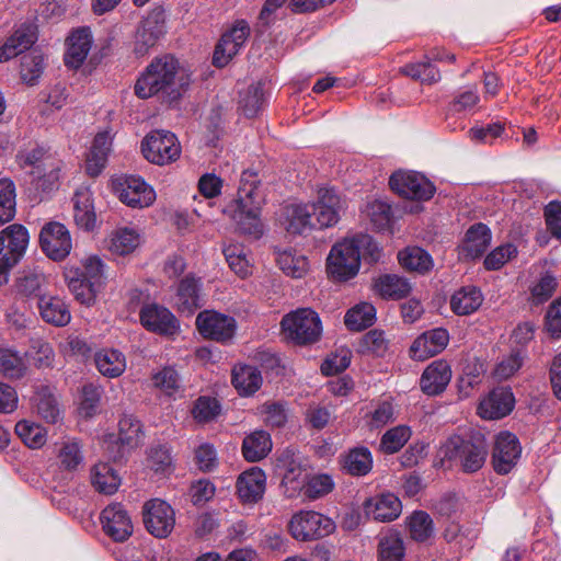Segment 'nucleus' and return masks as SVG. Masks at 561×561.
I'll return each mask as SVG.
<instances>
[{"label":"nucleus","instance_id":"393cba45","mask_svg":"<svg viewBox=\"0 0 561 561\" xmlns=\"http://www.w3.org/2000/svg\"><path fill=\"white\" fill-rule=\"evenodd\" d=\"M450 379V366L445 360H435L423 371L420 387L424 393L437 396L446 389Z\"/></svg>","mask_w":561,"mask_h":561},{"label":"nucleus","instance_id":"4d7b16f0","mask_svg":"<svg viewBox=\"0 0 561 561\" xmlns=\"http://www.w3.org/2000/svg\"><path fill=\"white\" fill-rule=\"evenodd\" d=\"M366 214L376 229L386 230L390 228L392 222V209L387 202L380 199L369 202L366 205Z\"/></svg>","mask_w":561,"mask_h":561},{"label":"nucleus","instance_id":"3c124183","mask_svg":"<svg viewBox=\"0 0 561 561\" xmlns=\"http://www.w3.org/2000/svg\"><path fill=\"white\" fill-rule=\"evenodd\" d=\"M25 356L38 369L51 368L54 366V348L49 342L43 339H32Z\"/></svg>","mask_w":561,"mask_h":561},{"label":"nucleus","instance_id":"ddd939ff","mask_svg":"<svg viewBox=\"0 0 561 561\" xmlns=\"http://www.w3.org/2000/svg\"><path fill=\"white\" fill-rule=\"evenodd\" d=\"M195 322L204 337L221 343L230 341L237 329L236 320L232 317L214 310L199 312Z\"/></svg>","mask_w":561,"mask_h":561},{"label":"nucleus","instance_id":"b1692460","mask_svg":"<svg viewBox=\"0 0 561 561\" xmlns=\"http://www.w3.org/2000/svg\"><path fill=\"white\" fill-rule=\"evenodd\" d=\"M73 219L78 228L84 231H93L98 226L96 214L89 187H79L72 198Z\"/></svg>","mask_w":561,"mask_h":561},{"label":"nucleus","instance_id":"6e6552de","mask_svg":"<svg viewBox=\"0 0 561 561\" xmlns=\"http://www.w3.org/2000/svg\"><path fill=\"white\" fill-rule=\"evenodd\" d=\"M335 528L331 518L314 511H300L289 520L290 535L299 541L317 540L330 535Z\"/></svg>","mask_w":561,"mask_h":561},{"label":"nucleus","instance_id":"7c9ffc66","mask_svg":"<svg viewBox=\"0 0 561 561\" xmlns=\"http://www.w3.org/2000/svg\"><path fill=\"white\" fill-rule=\"evenodd\" d=\"M159 14L150 15L141 22L135 35V53L146 55L164 34V26L158 19Z\"/></svg>","mask_w":561,"mask_h":561},{"label":"nucleus","instance_id":"c85d7f7f","mask_svg":"<svg viewBox=\"0 0 561 561\" xmlns=\"http://www.w3.org/2000/svg\"><path fill=\"white\" fill-rule=\"evenodd\" d=\"M37 36L32 25H21L0 47V62L24 53L36 42Z\"/></svg>","mask_w":561,"mask_h":561},{"label":"nucleus","instance_id":"473e14b6","mask_svg":"<svg viewBox=\"0 0 561 561\" xmlns=\"http://www.w3.org/2000/svg\"><path fill=\"white\" fill-rule=\"evenodd\" d=\"M374 290L383 299L399 300L412 290L410 282L397 274H383L375 278Z\"/></svg>","mask_w":561,"mask_h":561},{"label":"nucleus","instance_id":"f03ea898","mask_svg":"<svg viewBox=\"0 0 561 561\" xmlns=\"http://www.w3.org/2000/svg\"><path fill=\"white\" fill-rule=\"evenodd\" d=\"M257 173L245 170L240 178L238 196L225 209L236 222L238 230L253 239L262 237L264 229L261 220L263 197L257 191Z\"/></svg>","mask_w":561,"mask_h":561},{"label":"nucleus","instance_id":"a18cd8bd","mask_svg":"<svg viewBox=\"0 0 561 561\" xmlns=\"http://www.w3.org/2000/svg\"><path fill=\"white\" fill-rule=\"evenodd\" d=\"M343 468L355 477L366 476L373 468V456L367 447H355L344 457Z\"/></svg>","mask_w":561,"mask_h":561},{"label":"nucleus","instance_id":"49530a36","mask_svg":"<svg viewBox=\"0 0 561 561\" xmlns=\"http://www.w3.org/2000/svg\"><path fill=\"white\" fill-rule=\"evenodd\" d=\"M375 320L376 308L369 302H360L346 312L344 323L351 331H363Z\"/></svg>","mask_w":561,"mask_h":561},{"label":"nucleus","instance_id":"e433bc0d","mask_svg":"<svg viewBox=\"0 0 561 561\" xmlns=\"http://www.w3.org/2000/svg\"><path fill=\"white\" fill-rule=\"evenodd\" d=\"M272 439L265 431H254L247 435L242 443V455L245 460L256 462L265 458L272 450Z\"/></svg>","mask_w":561,"mask_h":561},{"label":"nucleus","instance_id":"9b49d317","mask_svg":"<svg viewBox=\"0 0 561 561\" xmlns=\"http://www.w3.org/2000/svg\"><path fill=\"white\" fill-rule=\"evenodd\" d=\"M39 244L43 252L54 261L65 260L71 252L72 240L64 224L50 221L39 232Z\"/></svg>","mask_w":561,"mask_h":561},{"label":"nucleus","instance_id":"774afa93","mask_svg":"<svg viewBox=\"0 0 561 561\" xmlns=\"http://www.w3.org/2000/svg\"><path fill=\"white\" fill-rule=\"evenodd\" d=\"M403 557V541L398 535H389L380 540L379 561H402Z\"/></svg>","mask_w":561,"mask_h":561},{"label":"nucleus","instance_id":"09e8293b","mask_svg":"<svg viewBox=\"0 0 561 561\" xmlns=\"http://www.w3.org/2000/svg\"><path fill=\"white\" fill-rule=\"evenodd\" d=\"M57 459L61 469L76 471L83 461V455L79 442L75 439L62 440L57 445Z\"/></svg>","mask_w":561,"mask_h":561},{"label":"nucleus","instance_id":"f8f14e48","mask_svg":"<svg viewBox=\"0 0 561 561\" xmlns=\"http://www.w3.org/2000/svg\"><path fill=\"white\" fill-rule=\"evenodd\" d=\"M146 529L157 538L168 537L175 525V514L170 504L160 499L145 503L142 507Z\"/></svg>","mask_w":561,"mask_h":561},{"label":"nucleus","instance_id":"a19ab883","mask_svg":"<svg viewBox=\"0 0 561 561\" xmlns=\"http://www.w3.org/2000/svg\"><path fill=\"white\" fill-rule=\"evenodd\" d=\"M91 482L98 492L113 494L121 485V477L110 463L99 462L91 469Z\"/></svg>","mask_w":561,"mask_h":561},{"label":"nucleus","instance_id":"c756f323","mask_svg":"<svg viewBox=\"0 0 561 561\" xmlns=\"http://www.w3.org/2000/svg\"><path fill=\"white\" fill-rule=\"evenodd\" d=\"M367 515L378 522H391L401 514L402 505L398 496L392 493L381 494L365 502Z\"/></svg>","mask_w":561,"mask_h":561},{"label":"nucleus","instance_id":"4be33fe9","mask_svg":"<svg viewBox=\"0 0 561 561\" xmlns=\"http://www.w3.org/2000/svg\"><path fill=\"white\" fill-rule=\"evenodd\" d=\"M282 224L290 234H304L317 228L309 204H290L285 206Z\"/></svg>","mask_w":561,"mask_h":561},{"label":"nucleus","instance_id":"6e6d98bb","mask_svg":"<svg viewBox=\"0 0 561 561\" xmlns=\"http://www.w3.org/2000/svg\"><path fill=\"white\" fill-rule=\"evenodd\" d=\"M409 530L412 539L423 542L434 533L433 519L426 512H414L409 519Z\"/></svg>","mask_w":561,"mask_h":561},{"label":"nucleus","instance_id":"e2e57ef3","mask_svg":"<svg viewBox=\"0 0 561 561\" xmlns=\"http://www.w3.org/2000/svg\"><path fill=\"white\" fill-rule=\"evenodd\" d=\"M224 255L229 267L240 277L250 274V265L245 251L240 244H229L224 248Z\"/></svg>","mask_w":561,"mask_h":561},{"label":"nucleus","instance_id":"864d4df0","mask_svg":"<svg viewBox=\"0 0 561 561\" xmlns=\"http://www.w3.org/2000/svg\"><path fill=\"white\" fill-rule=\"evenodd\" d=\"M15 433L21 440L30 448H41L46 443V430L39 424L26 420L15 424Z\"/></svg>","mask_w":561,"mask_h":561},{"label":"nucleus","instance_id":"f704fd0d","mask_svg":"<svg viewBox=\"0 0 561 561\" xmlns=\"http://www.w3.org/2000/svg\"><path fill=\"white\" fill-rule=\"evenodd\" d=\"M95 367L107 378H117L126 369L125 355L115 348H102L94 354Z\"/></svg>","mask_w":561,"mask_h":561},{"label":"nucleus","instance_id":"13d9d810","mask_svg":"<svg viewBox=\"0 0 561 561\" xmlns=\"http://www.w3.org/2000/svg\"><path fill=\"white\" fill-rule=\"evenodd\" d=\"M221 407L217 399L211 397H199L193 405L192 415L197 423H209L220 413Z\"/></svg>","mask_w":561,"mask_h":561},{"label":"nucleus","instance_id":"39448f33","mask_svg":"<svg viewBox=\"0 0 561 561\" xmlns=\"http://www.w3.org/2000/svg\"><path fill=\"white\" fill-rule=\"evenodd\" d=\"M28 240L27 229L20 224L0 231V286L8 282L9 272L24 256Z\"/></svg>","mask_w":561,"mask_h":561},{"label":"nucleus","instance_id":"f3484780","mask_svg":"<svg viewBox=\"0 0 561 561\" xmlns=\"http://www.w3.org/2000/svg\"><path fill=\"white\" fill-rule=\"evenodd\" d=\"M104 533L114 541L123 542L133 534V522L121 503L107 505L100 516Z\"/></svg>","mask_w":561,"mask_h":561},{"label":"nucleus","instance_id":"412c9836","mask_svg":"<svg viewBox=\"0 0 561 561\" xmlns=\"http://www.w3.org/2000/svg\"><path fill=\"white\" fill-rule=\"evenodd\" d=\"M266 476L259 467H252L239 474L237 494L243 503L259 502L265 492Z\"/></svg>","mask_w":561,"mask_h":561},{"label":"nucleus","instance_id":"680f3d73","mask_svg":"<svg viewBox=\"0 0 561 561\" xmlns=\"http://www.w3.org/2000/svg\"><path fill=\"white\" fill-rule=\"evenodd\" d=\"M411 431L407 426H396L387 431L380 442V448L386 454H394L399 451L409 440Z\"/></svg>","mask_w":561,"mask_h":561},{"label":"nucleus","instance_id":"ea45409f","mask_svg":"<svg viewBox=\"0 0 561 561\" xmlns=\"http://www.w3.org/2000/svg\"><path fill=\"white\" fill-rule=\"evenodd\" d=\"M491 242V231L484 224H476L466 233L462 250L466 255L476 259L481 256Z\"/></svg>","mask_w":561,"mask_h":561},{"label":"nucleus","instance_id":"a211bd4d","mask_svg":"<svg viewBox=\"0 0 561 561\" xmlns=\"http://www.w3.org/2000/svg\"><path fill=\"white\" fill-rule=\"evenodd\" d=\"M514 405L515 399L511 389L497 387L480 402L478 414L485 420H499L510 414Z\"/></svg>","mask_w":561,"mask_h":561},{"label":"nucleus","instance_id":"2f4dec72","mask_svg":"<svg viewBox=\"0 0 561 561\" xmlns=\"http://www.w3.org/2000/svg\"><path fill=\"white\" fill-rule=\"evenodd\" d=\"M92 38L89 28H79L68 38L65 64L73 69L79 68L91 49Z\"/></svg>","mask_w":561,"mask_h":561},{"label":"nucleus","instance_id":"69168bd1","mask_svg":"<svg viewBox=\"0 0 561 561\" xmlns=\"http://www.w3.org/2000/svg\"><path fill=\"white\" fill-rule=\"evenodd\" d=\"M154 387L167 396H173L181 388V378L172 367H164L152 376Z\"/></svg>","mask_w":561,"mask_h":561},{"label":"nucleus","instance_id":"1a4fd4ad","mask_svg":"<svg viewBox=\"0 0 561 561\" xmlns=\"http://www.w3.org/2000/svg\"><path fill=\"white\" fill-rule=\"evenodd\" d=\"M144 157L151 163L164 165L175 161L181 154L176 136L167 130H153L141 142Z\"/></svg>","mask_w":561,"mask_h":561},{"label":"nucleus","instance_id":"9d476101","mask_svg":"<svg viewBox=\"0 0 561 561\" xmlns=\"http://www.w3.org/2000/svg\"><path fill=\"white\" fill-rule=\"evenodd\" d=\"M390 188L398 195L415 201H428L435 186L424 175L414 171H397L389 179Z\"/></svg>","mask_w":561,"mask_h":561},{"label":"nucleus","instance_id":"dca6fc26","mask_svg":"<svg viewBox=\"0 0 561 561\" xmlns=\"http://www.w3.org/2000/svg\"><path fill=\"white\" fill-rule=\"evenodd\" d=\"M139 319L145 329L161 335H173L179 330L175 316L157 302L145 304L140 309Z\"/></svg>","mask_w":561,"mask_h":561},{"label":"nucleus","instance_id":"4c0bfd02","mask_svg":"<svg viewBox=\"0 0 561 561\" xmlns=\"http://www.w3.org/2000/svg\"><path fill=\"white\" fill-rule=\"evenodd\" d=\"M139 244V232L134 228L123 227L111 233L107 249L114 255L125 256L133 253Z\"/></svg>","mask_w":561,"mask_h":561},{"label":"nucleus","instance_id":"58836bf2","mask_svg":"<svg viewBox=\"0 0 561 561\" xmlns=\"http://www.w3.org/2000/svg\"><path fill=\"white\" fill-rule=\"evenodd\" d=\"M482 301L483 296L480 289L474 286H466L451 296L450 307L456 314L467 316L477 311Z\"/></svg>","mask_w":561,"mask_h":561},{"label":"nucleus","instance_id":"052dcab7","mask_svg":"<svg viewBox=\"0 0 561 561\" xmlns=\"http://www.w3.org/2000/svg\"><path fill=\"white\" fill-rule=\"evenodd\" d=\"M350 239L356 247L359 260L363 259L369 263H376L380 260L382 251L371 236L358 233Z\"/></svg>","mask_w":561,"mask_h":561},{"label":"nucleus","instance_id":"2eb2a0df","mask_svg":"<svg viewBox=\"0 0 561 561\" xmlns=\"http://www.w3.org/2000/svg\"><path fill=\"white\" fill-rule=\"evenodd\" d=\"M522 447L518 438L510 432L497 434L492 451L493 469L499 474H507L517 465Z\"/></svg>","mask_w":561,"mask_h":561},{"label":"nucleus","instance_id":"6ab92c4d","mask_svg":"<svg viewBox=\"0 0 561 561\" xmlns=\"http://www.w3.org/2000/svg\"><path fill=\"white\" fill-rule=\"evenodd\" d=\"M119 199L127 206L144 208L150 206L156 199V193L141 178L128 176L119 183Z\"/></svg>","mask_w":561,"mask_h":561},{"label":"nucleus","instance_id":"5701e85b","mask_svg":"<svg viewBox=\"0 0 561 561\" xmlns=\"http://www.w3.org/2000/svg\"><path fill=\"white\" fill-rule=\"evenodd\" d=\"M201 286V280L190 275L179 283L174 305L180 313L192 316L203 306Z\"/></svg>","mask_w":561,"mask_h":561},{"label":"nucleus","instance_id":"a878e982","mask_svg":"<svg viewBox=\"0 0 561 561\" xmlns=\"http://www.w3.org/2000/svg\"><path fill=\"white\" fill-rule=\"evenodd\" d=\"M144 436L140 422L131 414H124L118 422V436L116 453L110 451L113 459L122 458L124 450L137 447Z\"/></svg>","mask_w":561,"mask_h":561},{"label":"nucleus","instance_id":"338daca9","mask_svg":"<svg viewBox=\"0 0 561 561\" xmlns=\"http://www.w3.org/2000/svg\"><path fill=\"white\" fill-rule=\"evenodd\" d=\"M82 266L83 272L81 276L100 290L106 278L104 262L98 255H91L82 261Z\"/></svg>","mask_w":561,"mask_h":561},{"label":"nucleus","instance_id":"7ed1b4c3","mask_svg":"<svg viewBox=\"0 0 561 561\" xmlns=\"http://www.w3.org/2000/svg\"><path fill=\"white\" fill-rule=\"evenodd\" d=\"M442 466L448 462L463 473H476L481 470L489 456V444L485 435L476 430L463 434H455L446 439L439 448Z\"/></svg>","mask_w":561,"mask_h":561},{"label":"nucleus","instance_id":"bb28decb","mask_svg":"<svg viewBox=\"0 0 561 561\" xmlns=\"http://www.w3.org/2000/svg\"><path fill=\"white\" fill-rule=\"evenodd\" d=\"M61 165L62 163L59 159L48 160L45 163V168L30 171L32 178L31 187L41 199L43 195L49 194L58 188Z\"/></svg>","mask_w":561,"mask_h":561},{"label":"nucleus","instance_id":"cd10ccee","mask_svg":"<svg viewBox=\"0 0 561 561\" xmlns=\"http://www.w3.org/2000/svg\"><path fill=\"white\" fill-rule=\"evenodd\" d=\"M37 309L42 320L54 327H66L71 320L69 307L58 296H41Z\"/></svg>","mask_w":561,"mask_h":561},{"label":"nucleus","instance_id":"72a5a7b5","mask_svg":"<svg viewBox=\"0 0 561 561\" xmlns=\"http://www.w3.org/2000/svg\"><path fill=\"white\" fill-rule=\"evenodd\" d=\"M231 382L240 396L248 397L261 388L263 379L256 367L238 365L232 369Z\"/></svg>","mask_w":561,"mask_h":561},{"label":"nucleus","instance_id":"c9c22d12","mask_svg":"<svg viewBox=\"0 0 561 561\" xmlns=\"http://www.w3.org/2000/svg\"><path fill=\"white\" fill-rule=\"evenodd\" d=\"M111 146L112 136L110 131L105 130L96 134L87 159V172L91 176H98L105 167Z\"/></svg>","mask_w":561,"mask_h":561},{"label":"nucleus","instance_id":"603ef678","mask_svg":"<svg viewBox=\"0 0 561 561\" xmlns=\"http://www.w3.org/2000/svg\"><path fill=\"white\" fill-rule=\"evenodd\" d=\"M400 71L424 84H433L440 80L439 70L428 60V57L423 61L408 64Z\"/></svg>","mask_w":561,"mask_h":561},{"label":"nucleus","instance_id":"8fccbe9b","mask_svg":"<svg viewBox=\"0 0 561 561\" xmlns=\"http://www.w3.org/2000/svg\"><path fill=\"white\" fill-rule=\"evenodd\" d=\"M277 264L279 268L294 278L302 277L309 268L308 260L293 250H284L277 253Z\"/></svg>","mask_w":561,"mask_h":561},{"label":"nucleus","instance_id":"bf43d9fd","mask_svg":"<svg viewBox=\"0 0 561 561\" xmlns=\"http://www.w3.org/2000/svg\"><path fill=\"white\" fill-rule=\"evenodd\" d=\"M44 69L43 56L38 53H30L24 55L21 59V78L22 80L33 85L39 79Z\"/></svg>","mask_w":561,"mask_h":561},{"label":"nucleus","instance_id":"0e129e2a","mask_svg":"<svg viewBox=\"0 0 561 561\" xmlns=\"http://www.w3.org/2000/svg\"><path fill=\"white\" fill-rule=\"evenodd\" d=\"M48 160H57L56 157L48 153L44 148L36 147L31 150L20 151L16 154V161L21 168L30 167L31 171L45 168Z\"/></svg>","mask_w":561,"mask_h":561},{"label":"nucleus","instance_id":"aec40b11","mask_svg":"<svg viewBox=\"0 0 561 561\" xmlns=\"http://www.w3.org/2000/svg\"><path fill=\"white\" fill-rule=\"evenodd\" d=\"M449 334L446 329L436 328L417 336L410 347L411 357L425 360L437 355L447 346Z\"/></svg>","mask_w":561,"mask_h":561},{"label":"nucleus","instance_id":"20e7f679","mask_svg":"<svg viewBox=\"0 0 561 561\" xmlns=\"http://www.w3.org/2000/svg\"><path fill=\"white\" fill-rule=\"evenodd\" d=\"M280 325L285 337L298 345L316 343L322 334L319 314L310 308H300L286 314Z\"/></svg>","mask_w":561,"mask_h":561},{"label":"nucleus","instance_id":"37998d69","mask_svg":"<svg viewBox=\"0 0 561 561\" xmlns=\"http://www.w3.org/2000/svg\"><path fill=\"white\" fill-rule=\"evenodd\" d=\"M27 364L24 357L13 348H0V375L18 380L27 373Z\"/></svg>","mask_w":561,"mask_h":561},{"label":"nucleus","instance_id":"4468645a","mask_svg":"<svg viewBox=\"0 0 561 561\" xmlns=\"http://www.w3.org/2000/svg\"><path fill=\"white\" fill-rule=\"evenodd\" d=\"M250 36V25L244 20L237 21L222 34L216 45L213 62L216 67H225L236 56Z\"/></svg>","mask_w":561,"mask_h":561},{"label":"nucleus","instance_id":"f257e3e1","mask_svg":"<svg viewBox=\"0 0 561 561\" xmlns=\"http://www.w3.org/2000/svg\"><path fill=\"white\" fill-rule=\"evenodd\" d=\"M190 75L179 60L171 55L156 57L146 67L135 84V93L140 99L163 94L170 101L178 100L190 84Z\"/></svg>","mask_w":561,"mask_h":561},{"label":"nucleus","instance_id":"5fc2aeb1","mask_svg":"<svg viewBox=\"0 0 561 561\" xmlns=\"http://www.w3.org/2000/svg\"><path fill=\"white\" fill-rule=\"evenodd\" d=\"M16 211V193L13 181L0 180V225L11 221Z\"/></svg>","mask_w":561,"mask_h":561},{"label":"nucleus","instance_id":"79ce46f5","mask_svg":"<svg viewBox=\"0 0 561 561\" xmlns=\"http://www.w3.org/2000/svg\"><path fill=\"white\" fill-rule=\"evenodd\" d=\"M401 266L408 271L424 274L433 266L432 256L422 248L408 247L398 253Z\"/></svg>","mask_w":561,"mask_h":561},{"label":"nucleus","instance_id":"de8ad7c7","mask_svg":"<svg viewBox=\"0 0 561 561\" xmlns=\"http://www.w3.org/2000/svg\"><path fill=\"white\" fill-rule=\"evenodd\" d=\"M37 413L47 422L55 424L60 419L58 402L48 387H41L34 398Z\"/></svg>","mask_w":561,"mask_h":561},{"label":"nucleus","instance_id":"c03bdc74","mask_svg":"<svg viewBox=\"0 0 561 561\" xmlns=\"http://www.w3.org/2000/svg\"><path fill=\"white\" fill-rule=\"evenodd\" d=\"M16 294L22 298H35L39 301L41 296H45L46 277L41 272H27L16 279Z\"/></svg>","mask_w":561,"mask_h":561},{"label":"nucleus","instance_id":"0eeeda50","mask_svg":"<svg viewBox=\"0 0 561 561\" xmlns=\"http://www.w3.org/2000/svg\"><path fill=\"white\" fill-rule=\"evenodd\" d=\"M359 255L350 238L335 243L327 259V272L333 280L345 282L357 275Z\"/></svg>","mask_w":561,"mask_h":561},{"label":"nucleus","instance_id":"423d86ee","mask_svg":"<svg viewBox=\"0 0 561 561\" xmlns=\"http://www.w3.org/2000/svg\"><path fill=\"white\" fill-rule=\"evenodd\" d=\"M309 205L317 228L324 229L340 221L347 208V201L333 187H320L316 201Z\"/></svg>","mask_w":561,"mask_h":561}]
</instances>
